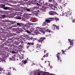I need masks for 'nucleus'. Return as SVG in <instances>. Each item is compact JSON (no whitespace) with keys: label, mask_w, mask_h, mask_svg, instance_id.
<instances>
[{"label":"nucleus","mask_w":75,"mask_h":75,"mask_svg":"<svg viewBox=\"0 0 75 75\" xmlns=\"http://www.w3.org/2000/svg\"><path fill=\"white\" fill-rule=\"evenodd\" d=\"M34 32L35 34H41V33H47V32L50 33H52V32L50 31L49 30L47 29L45 30V28H40L39 30L38 31H34Z\"/></svg>","instance_id":"f257e3e1"},{"label":"nucleus","mask_w":75,"mask_h":75,"mask_svg":"<svg viewBox=\"0 0 75 75\" xmlns=\"http://www.w3.org/2000/svg\"><path fill=\"white\" fill-rule=\"evenodd\" d=\"M4 40L6 41L7 42H8V43H10V44H12V45H11V47H12V46H13V45H18V41H17V42H13V40H12L10 39V38H5Z\"/></svg>","instance_id":"f03ea898"},{"label":"nucleus","mask_w":75,"mask_h":75,"mask_svg":"<svg viewBox=\"0 0 75 75\" xmlns=\"http://www.w3.org/2000/svg\"><path fill=\"white\" fill-rule=\"evenodd\" d=\"M8 29H9V28H8V27H5V31L6 30H6V31L7 33L8 34L9 37H11L12 36L16 35H17L16 34H14L13 33H10V31Z\"/></svg>","instance_id":"7ed1b4c3"},{"label":"nucleus","mask_w":75,"mask_h":75,"mask_svg":"<svg viewBox=\"0 0 75 75\" xmlns=\"http://www.w3.org/2000/svg\"><path fill=\"white\" fill-rule=\"evenodd\" d=\"M37 6H36L33 7V8H27L26 9V11L28 12H34V10L35 8H37Z\"/></svg>","instance_id":"20e7f679"},{"label":"nucleus","mask_w":75,"mask_h":75,"mask_svg":"<svg viewBox=\"0 0 75 75\" xmlns=\"http://www.w3.org/2000/svg\"><path fill=\"white\" fill-rule=\"evenodd\" d=\"M16 24V25L15 24L14 26L16 27H24V24L23 23H15V24Z\"/></svg>","instance_id":"39448f33"},{"label":"nucleus","mask_w":75,"mask_h":75,"mask_svg":"<svg viewBox=\"0 0 75 75\" xmlns=\"http://www.w3.org/2000/svg\"><path fill=\"white\" fill-rule=\"evenodd\" d=\"M12 36H9V38L10 39V40H17L18 41V42L19 41H20V38H15L14 37H12Z\"/></svg>","instance_id":"423d86ee"},{"label":"nucleus","mask_w":75,"mask_h":75,"mask_svg":"<svg viewBox=\"0 0 75 75\" xmlns=\"http://www.w3.org/2000/svg\"><path fill=\"white\" fill-rule=\"evenodd\" d=\"M18 52H20V50L17 48H14L12 51V52L13 54H17L18 53Z\"/></svg>","instance_id":"0eeeda50"},{"label":"nucleus","mask_w":75,"mask_h":75,"mask_svg":"<svg viewBox=\"0 0 75 75\" xmlns=\"http://www.w3.org/2000/svg\"><path fill=\"white\" fill-rule=\"evenodd\" d=\"M49 14L51 16H54V14H57V15H58V13H57L55 11H50L49 12Z\"/></svg>","instance_id":"6e6552de"},{"label":"nucleus","mask_w":75,"mask_h":75,"mask_svg":"<svg viewBox=\"0 0 75 75\" xmlns=\"http://www.w3.org/2000/svg\"><path fill=\"white\" fill-rule=\"evenodd\" d=\"M18 49H21L22 48V46H21V41L18 42Z\"/></svg>","instance_id":"1a4fd4ad"},{"label":"nucleus","mask_w":75,"mask_h":75,"mask_svg":"<svg viewBox=\"0 0 75 75\" xmlns=\"http://www.w3.org/2000/svg\"><path fill=\"white\" fill-rule=\"evenodd\" d=\"M44 6H47L48 7H52V5L48 3L45 2V3Z\"/></svg>","instance_id":"9d476101"},{"label":"nucleus","mask_w":75,"mask_h":75,"mask_svg":"<svg viewBox=\"0 0 75 75\" xmlns=\"http://www.w3.org/2000/svg\"><path fill=\"white\" fill-rule=\"evenodd\" d=\"M7 42V43H5L3 45V46L4 45H6V46H8V47H10V48H11V45H12L13 44H10L9 43H8L6 42Z\"/></svg>","instance_id":"9b49d317"},{"label":"nucleus","mask_w":75,"mask_h":75,"mask_svg":"<svg viewBox=\"0 0 75 75\" xmlns=\"http://www.w3.org/2000/svg\"><path fill=\"white\" fill-rule=\"evenodd\" d=\"M46 39V38H45L44 37H40V39L38 40V41H39V42H41V43H42V41H44V40Z\"/></svg>","instance_id":"f8f14e48"},{"label":"nucleus","mask_w":75,"mask_h":75,"mask_svg":"<svg viewBox=\"0 0 75 75\" xmlns=\"http://www.w3.org/2000/svg\"><path fill=\"white\" fill-rule=\"evenodd\" d=\"M1 24L3 26H6V27H8V26H9V25H10V24H7V25H6V23L5 22H3V23H1Z\"/></svg>","instance_id":"ddd939ff"},{"label":"nucleus","mask_w":75,"mask_h":75,"mask_svg":"<svg viewBox=\"0 0 75 75\" xmlns=\"http://www.w3.org/2000/svg\"><path fill=\"white\" fill-rule=\"evenodd\" d=\"M14 18H15V19H16L17 20H21V17L20 16H17L14 17Z\"/></svg>","instance_id":"4468645a"},{"label":"nucleus","mask_w":75,"mask_h":75,"mask_svg":"<svg viewBox=\"0 0 75 75\" xmlns=\"http://www.w3.org/2000/svg\"><path fill=\"white\" fill-rule=\"evenodd\" d=\"M26 44L27 43V45H29V46H30V45H33L34 44V42H28L27 43V42L26 43Z\"/></svg>","instance_id":"2eb2a0df"},{"label":"nucleus","mask_w":75,"mask_h":75,"mask_svg":"<svg viewBox=\"0 0 75 75\" xmlns=\"http://www.w3.org/2000/svg\"><path fill=\"white\" fill-rule=\"evenodd\" d=\"M2 61L3 63L5 64L6 63V61L4 60V59H3L1 58L0 57V62Z\"/></svg>","instance_id":"dca6fc26"},{"label":"nucleus","mask_w":75,"mask_h":75,"mask_svg":"<svg viewBox=\"0 0 75 75\" xmlns=\"http://www.w3.org/2000/svg\"><path fill=\"white\" fill-rule=\"evenodd\" d=\"M71 39H69V41L70 42V45H73V42L72 41H73V40H72L71 41Z\"/></svg>","instance_id":"f3484780"},{"label":"nucleus","mask_w":75,"mask_h":75,"mask_svg":"<svg viewBox=\"0 0 75 75\" xmlns=\"http://www.w3.org/2000/svg\"><path fill=\"white\" fill-rule=\"evenodd\" d=\"M52 27L53 28V30H55L56 29H57V26L55 25H53L52 26Z\"/></svg>","instance_id":"a211bd4d"},{"label":"nucleus","mask_w":75,"mask_h":75,"mask_svg":"<svg viewBox=\"0 0 75 75\" xmlns=\"http://www.w3.org/2000/svg\"><path fill=\"white\" fill-rule=\"evenodd\" d=\"M20 8H21V11H23V10H25V11H26V9H27V8H26V7H20Z\"/></svg>","instance_id":"6ab92c4d"},{"label":"nucleus","mask_w":75,"mask_h":75,"mask_svg":"<svg viewBox=\"0 0 75 75\" xmlns=\"http://www.w3.org/2000/svg\"><path fill=\"white\" fill-rule=\"evenodd\" d=\"M15 10L16 11H21V8H20V7L19 8H16V9H15Z\"/></svg>","instance_id":"aec40b11"},{"label":"nucleus","mask_w":75,"mask_h":75,"mask_svg":"<svg viewBox=\"0 0 75 75\" xmlns=\"http://www.w3.org/2000/svg\"><path fill=\"white\" fill-rule=\"evenodd\" d=\"M22 37L23 38H27V37H28V36L27 35H23L22 36Z\"/></svg>","instance_id":"412c9836"},{"label":"nucleus","mask_w":75,"mask_h":75,"mask_svg":"<svg viewBox=\"0 0 75 75\" xmlns=\"http://www.w3.org/2000/svg\"><path fill=\"white\" fill-rule=\"evenodd\" d=\"M49 3H50L51 4L55 2L54 0H49L48 1Z\"/></svg>","instance_id":"4be33fe9"},{"label":"nucleus","mask_w":75,"mask_h":75,"mask_svg":"<svg viewBox=\"0 0 75 75\" xmlns=\"http://www.w3.org/2000/svg\"><path fill=\"white\" fill-rule=\"evenodd\" d=\"M61 14H60V16H63V15H64V16H66V17H68V15H67V13H63H63L62 12L61 13Z\"/></svg>","instance_id":"5701e85b"},{"label":"nucleus","mask_w":75,"mask_h":75,"mask_svg":"<svg viewBox=\"0 0 75 75\" xmlns=\"http://www.w3.org/2000/svg\"><path fill=\"white\" fill-rule=\"evenodd\" d=\"M53 6H52V7H53L55 8H57V4L54 3L53 4H52Z\"/></svg>","instance_id":"b1692460"},{"label":"nucleus","mask_w":75,"mask_h":75,"mask_svg":"<svg viewBox=\"0 0 75 75\" xmlns=\"http://www.w3.org/2000/svg\"><path fill=\"white\" fill-rule=\"evenodd\" d=\"M38 12L37 11H35L34 12V15L35 16H38Z\"/></svg>","instance_id":"393cba45"},{"label":"nucleus","mask_w":75,"mask_h":75,"mask_svg":"<svg viewBox=\"0 0 75 75\" xmlns=\"http://www.w3.org/2000/svg\"><path fill=\"white\" fill-rule=\"evenodd\" d=\"M25 27H22L24 30V31L25 32V31L27 30V28H25Z\"/></svg>","instance_id":"a878e982"},{"label":"nucleus","mask_w":75,"mask_h":75,"mask_svg":"<svg viewBox=\"0 0 75 75\" xmlns=\"http://www.w3.org/2000/svg\"><path fill=\"white\" fill-rule=\"evenodd\" d=\"M33 4V2L32 1H29L28 2V5H29L30 6L31 5Z\"/></svg>","instance_id":"bb28decb"},{"label":"nucleus","mask_w":75,"mask_h":75,"mask_svg":"<svg viewBox=\"0 0 75 75\" xmlns=\"http://www.w3.org/2000/svg\"><path fill=\"white\" fill-rule=\"evenodd\" d=\"M45 20H46V21L47 22V24L48 23H50L51 21V20H50L48 19H46Z\"/></svg>","instance_id":"cd10ccee"},{"label":"nucleus","mask_w":75,"mask_h":75,"mask_svg":"<svg viewBox=\"0 0 75 75\" xmlns=\"http://www.w3.org/2000/svg\"><path fill=\"white\" fill-rule=\"evenodd\" d=\"M10 23L11 24H13L14 25V24H16V23H17V22L16 21L13 22V21H11L10 22Z\"/></svg>","instance_id":"c85d7f7f"},{"label":"nucleus","mask_w":75,"mask_h":75,"mask_svg":"<svg viewBox=\"0 0 75 75\" xmlns=\"http://www.w3.org/2000/svg\"><path fill=\"white\" fill-rule=\"evenodd\" d=\"M46 8H47V7H46L44 6H43L42 7L41 9L42 10H45L46 9Z\"/></svg>","instance_id":"c756f323"},{"label":"nucleus","mask_w":75,"mask_h":75,"mask_svg":"<svg viewBox=\"0 0 75 75\" xmlns=\"http://www.w3.org/2000/svg\"><path fill=\"white\" fill-rule=\"evenodd\" d=\"M28 15H27V14H25L24 15L25 18H27V19L28 18Z\"/></svg>","instance_id":"7c9ffc66"},{"label":"nucleus","mask_w":75,"mask_h":75,"mask_svg":"<svg viewBox=\"0 0 75 75\" xmlns=\"http://www.w3.org/2000/svg\"><path fill=\"white\" fill-rule=\"evenodd\" d=\"M19 30H20V33H22V32H24V30H23V28H19Z\"/></svg>","instance_id":"2f4dec72"},{"label":"nucleus","mask_w":75,"mask_h":75,"mask_svg":"<svg viewBox=\"0 0 75 75\" xmlns=\"http://www.w3.org/2000/svg\"><path fill=\"white\" fill-rule=\"evenodd\" d=\"M34 28H31L29 30V31H30V32H34Z\"/></svg>","instance_id":"473e14b6"},{"label":"nucleus","mask_w":75,"mask_h":75,"mask_svg":"<svg viewBox=\"0 0 75 75\" xmlns=\"http://www.w3.org/2000/svg\"><path fill=\"white\" fill-rule=\"evenodd\" d=\"M43 26L44 27L45 26V28H48V24L43 25Z\"/></svg>","instance_id":"72a5a7b5"},{"label":"nucleus","mask_w":75,"mask_h":75,"mask_svg":"<svg viewBox=\"0 0 75 75\" xmlns=\"http://www.w3.org/2000/svg\"><path fill=\"white\" fill-rule=\"evenodd\" d=\"M40 3H41V4L42 5H44V4H45V3L44 2V1H40Z\"/></svg>","instance_id":"f704fd0d"},{"label":"nucleus","mask_w":75,"mask_h":75,"mask_svg":"<svg viewBox=\"0 0 75 75\" xmlns=\"http://www.w3.org/2000/svg\"><path fill=\"white\" fill-rule=\"evenodd\" d=\"M10 16L11 17H12V18L13 17H15V14H14V13H13Z\"/></svg>","instance_id":"c9c22d12"},{"label":"nucleus","mask_w":75,"mask_h":75,"mask_svg":"<svg viewBox=\"0 0 75 75\" xmlns=\"http://www.w3.org/2000/svg\"><path fill=\"white\" fill-rule=\"evenodd\" d=\"M16 33H18V34H20V30L19 28H18V29L17 30V31H16Z\"/></svg>","instance_id":"e433bc0d"},{"label":"nucleus","mask_w":75,"mask_h":75,"mask_svg":"<svg viewBox=\"0 0 75 75\" xmlns=\"http://www.w3.org/2000/svg\"><path fill=\"white\" fill-rule=\"evenodd\" d=\"M48 23H47V22L46 21V20H45L44 22L43 23V25H42V26H43V25H45L46 24H47Z\"/></svg>","instance_id":"4c0bfd02"},{"label":"nucleus","mask_w":75,"mask_h":75,"mask_svg":"<svg viewBox=\"0 0 75 75\" xmlns=\"http://www.w3.org/2000/svg\"><path fill=\"white\" fill-rule=\"evenodd\" d=\"M24 26L23 27H26V28H27V27H28V28H30V26H28V25H24Z\"/></svg>","instance_id":"58836bf2"},{"label":"nucleus","mask_w":75,"mask_h":75,"mask_svg":"<svg viewBox=\"0 0 75 75\" xmlns=\"http://www.w3.org/2000/svg\"><path fill=\"white\" fill-rule=\"evenodd\" d=\"M33 25V23H26V25Z\"/></svg>","instance_id":"ea45409f"},{"label":"nucleus","mask_w":75,"mask_h":75,"mask_svg":"<svg viewBox=\"0 0 75 75\" xmlns=\"http://www.w3.org/2000/svg\"><path fill=\"white\" fill-rule=\"evenodd\" d=\"M25 32H26V33H28V34H31V32L28 31V30H27L26 31H25Z\"/></svg>","instance_id":"a19ab883"},{"label":"nucleus","mask_w":75,"mask_h":75,"mask_svg":"<svg viewBox=\"0 0 75 75\" xmlns=\"http://www.w3.org/2000/svg\"><path fill=\"white\" fill-rule=\"evenodd\" d=\"M36 48L38 50H41V47H38V46H37Z\"/></svg>","instance_id":"79ce46f5"},{"label":"nucleus","mask_w":75,"mask_h":75,"mask_svg":"<svg viewBox=\"0 0 75 75\" xmlns=\"http://www.w3.org/2000/svg\"><path fill=\"white\" fill-rule=\"evenodd\" d=\"M3 35V32L0 31V37H1L0 35Z\"/></svg>","instance_id":"37998d69"},{"label":"nucleus","mask_w":75,"mask_h":75,"mask_svg":"<svg viewBox=\"0 0 75 75\" xmlns=\"http://www.w3.org/2000/svg\"><path fill=\"white\" fill-rule=\"evenodd\" d=\"M68 14L69 16H71V15L72 14V13L71 12L69 11L68 12Z\"/></svg>","instance_id":"c03bdc74"},{"label":"nucleus","mask_w":75,"mask_h":75,"mask_svg":"<svg viewBox=\"0 0 75 75\" xmlns=\"http://www.w3.org/2000/svg\"><path fill=\"white\" fill-rule=\"evenodd\" d=\"M27 38H28V40H33V38H32L31 37H30L29 36H28V37H27Z\"/></svg>","instance_id":"a18cd8bd"},{"label":"nucleus","mask_w":75,"mask_h":75,"mask_svg":"<svg viewBox=\"0 0 75 75\" xmlns=\"http://www.w3.org/2000/svg\"><path fill=\"white\" fill-rule=\"evenodd\" d=\"M37 6H41V5L39 4V3H37Z\"/></svg>","instance_id":"49530a36"},{"label":"nucleus","mask_w":75,"mask_h":75,"mask_svg":"<svg viewBox=\"0 0 75 75\" xmlns=\"http://www.w3.org/2000/svg\"><path fill=\"white\" fill-rule=\"evenodd\" d=\"M48 54H46L43 56V57H48Z\"/></svg>","instance_id":"de8ad7c7"},{"label":"nucleus","mask_w":75,"mask_h":75,"mask_svg":"<svg viewBox=\"0 0 75 75\" xmlns=\"http://www.w3.org/2000/svg\"><path fill=\"white\" fill-rule=\"evenodd\" d=\"M21 62H22V63L21 64V63H20L19 64L21 66H22V65H23L24 63L23 62V60L21 61Z\"/></svg>","instance_id":"09e8293b"},{"label":"nucleus","mask_w":75,"mask_h":75,"mask_svg":"<svg viewBox=\"0 0 75 75\" xmlns=\"http://www.w3.org/2000/svg\"><path fill=\"white\" fill-rule=\"evenodd\" d=\"M2 31H5V27H3L2 29Z\"/></svg>","instance_id":"8fccbe9b"},{"label":"nucleus","mask_w":75,"mask_h":75,"mask_svg":"<svg viewBox=\"0 0 75 75\" xmlns=\"http://www.w3.org/2000/svg\"><path fill=\"white\" fill-rule=\"evenodd\" d=\"M57 55V58L58 60H60V59L59 58V56Z\"/></svg>","instance_id":"3c124183"},{"label":"nucleus","mask_w":75,"mask_h":75,"mask_svg":"<svg viewBox=\"0 0 75 75\" xmlns=\"http://www.w3.org/2000/svg\"><path fill=\"white\" fill-rule=\"evenodd\" d=\"M20 4H18L16 6V7H17V8H18V7H20Z\"/></svg>","instance_id":"603ef678"},{"label":"nucleus","mask_w":75,"mask_h":75,"mask_svg":"<svg viewBox=\"0 0 75 75\" xmlns=\"http://www.w3.org/2000/svg\"><path fill=\"white\" fill-rule=\"evenodd\" d=\"M4 10H8V8L7 7H5L4 8Z\"/></svg>","instance_id":"864d4df0"},{"label":"nucleus","mask_w":75,"mask_h":75,"mask_svg":"<svg viewBox=\"0 0 75 75\" xmlns=\"http://www.w3.org/2000/svg\"><path fill=\"white\" fill-rule=\"evenodd\" d=\"M3 54H4V53L3 52H0V55H3Z\"/></svg>","instance_id":"5fc2aeb1"},{"label":"nucleus","mask_w":75,"mask_h":75,"mask_svg":"<svg viewBox=\"0 0 75 75\" xmlns=\"http://www.w3.org/2000/svg\"><path fill=\"white\" fill-rule=\"evenodd\" d=\"M5 6H6L4 5H2L1 6V7H3V8H4V7H5Z\"/></svg>","instance_id":"6e6d98bb"},{"label":"nucleus","mask_w":75,"mask_h":75,"mask_svg":"<svg viewBox=\"0 0 75 75\" xmlns=\"http://www.w3.org/2000/svg\"><path fill=\"white\" fill-rule=\"evenodd\" d=\"M59 9H61H61H62V8L61 6H59Z\"/></svg>","instance_id":"4d7b16f0"},{"label":"nucleus","mask_w":75,"mask_h":75,"mask_svg":"<svg viewBox=\"0 0 75 75\" xmlns=\"http://www.w3.org/2000/svg\"><path fill=\"white\" fill-rule=\"evenodd\" d=\"M37 45L38 46V47H41V45L37 44Z\"/></svg>","instance_id":"13d9d810"},{"label":"nucleus","mask_w":75,"mask_h":75,"mask_svg":"<svg viewBox=\"0 0 75 75\" xmlns=\"http://www.w3.org/2000/svg\"><path fill=\"white\" fill-rule=\"evenodd\" d=\"M54 20V18H51L50 19V20H51V21H52Z\"/></svg>","instance_id":"bf43d9fd"},{"label":"nucleus","mask_w":75,"mask_h":75,"mask_svg":"<svg viewBox=\"0 0 75 75\" xmlns=\"http://www.w3.org/2000/svg\"><path fill=\"white\" fill-rule=\"evenodd\" d=\"M25 19V18H24V17H22V21H24V20Z\"/></svg>","instance_id":"052dcab7"},{"label":"nucleus","mask_w":75,"mask_h":75,"mask_svg":"<svg viewBox=\"0 0 75 75\" xmlns=\"http://www.w3.org/2000/svg\"><path fill=\"white\" fill-rule=\"evenodd\" d=\"M59 54H61V52H60V53H57V55H58V56H59Z\"/></svg>","instance_id":"680f3d73"},{"label":"nucleus","mask_w":75,"mask_h":75,"mask_svg":"<svg viewBox=\"0 0 75 75\" xmlns=\"http://www.w3.org/2000/svg\"><path fill=\"white\" fill-rule=\"evenodd\" d=\"M27 63V61H24V64H25Z\"/></svg>","instance_id":"e2e57ef3"},{"label":"nucleus","mask_w":75,"mask_h":75,"mask_svg":"<svg viewBox=\"0 0 75 75\" xmlns=\"http://www.w3.org/2000/svg\"><path fill=\"white\" fill-rule=\"evenodd\" d=\"M15 58H15V57H12L13 59H15Z\"/></svg>","instance_id":"0e129e2a"},{"label":"nucleus","mask_w":75,"mask_h":75,"mask_svg":"<svg viewBox=\"0 0 75 75\" xmlns=\"http://www.w3.org/2000/svg\"><path fill=\"white\" fill-rule=\"evenodd\" d=\"M55 20H56V21L57 20V21H58V20H59V19H58L57 18H55Z\"/></svg>","instance_id":"69168bd1"},{"label":"nucleus","mask_w":75,"mask_h":75,"mask_svg":"<svg viewBox=\"0 0 75 75\" xmlns=\"http://www.w3.org/2000/svg\"><path fill=\"white\" fill-rule=\"evenodd\" d=\"M3 71V69L0 68V71Z\"/></svg>","instance_id":"338daca9"},{"label":"nucleus","mask_w":75,"mask_h":75,"mask_svg":"<svg viewBox=\"0 0 75 75\" xmlns=\"http://www.w3.org/2000/svg\"><path fill=\"white\" fill-rule=\"evenodd\" d=\"M73 23H75V20L74 19H73Z\"/></svg>","instance_id":"774afa93"}]
</instances>
